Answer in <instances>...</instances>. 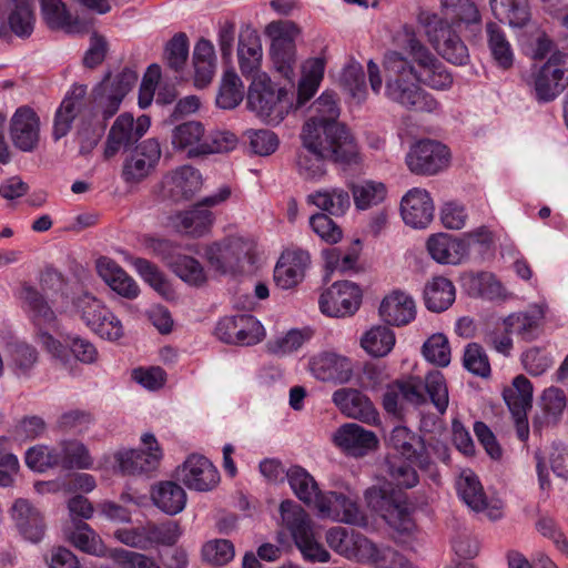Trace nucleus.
I'll list each match as a JSON object with an SVG mask.
<instances>
[{"instance_id": "f8f14e48", "label": "nucleus", "mask_w": 568, "mask_h": 568, "mask_svg": "<svg viewBox=\"0 0 568 568\" xmlns=\"http://www.w3.org/2000/svg\"><path fill=\"white\" fill-rule=\"evenodd\" d=\"M389 444L397 453L392 457H400L414 464L422 471H428L436 481L438 475L433 470L434 460L429 446L422 436L415 434L405 426L395 427L389 437Z\"/></svg>"}, {"instance_id": "ea45409f", "label": "nucleus", "mask_w": 568, "mask_h": 568, "mask_svg": "<svg viewBox=\"0 0 568 568\" xmlns=\"http://www.w3.org/2000/svg\"><path fill=\"white\" fill-rule=\"evenodd\" d=\"M286 478L295 496L305 505L315 508L323 495L315 478L298 465H293L286 470Z\"/></svg>"}, {"instance_id": "7c9ffc66", "label": "nucleus", "mask_w": 568, "mask_h": 568, "mask_svg": "<svg viewBox=\"0 0 568 568\" xmlns=\"http://www.w3.org/2000/svg\"><path fill=\"white\" fill-rule=\"evenodd\" d=\"M404 222L414 229L426 227L434 217V204L429 193L414 187L406 193L400 203Z\"/></svg>"}, {"instance_id": "c85d7f7f", "label": "nucleus", "mask_w": 568, "mask_h": 568, "mask_svg": "<svg viewBox=\"0 0 568 568\" xmlns=\"http://www.w3.org/2000/svg\"><path fill=\"white\" fill-rule=\"evenodd\" d=\"M456 489L460 499L474 511H486L489 519L496 520L503 516L501 506L487 501L478 477L471 471H463L457 479Z\"/></svg>"}, {"instance_id": "f704fd0d", "label": "nucleus", "mask_w": 568, "mask_h": 568, "mask_svg": "<svg viewBox=\"0 0 568 568\" xmlns=\"http://www.w3.org/2000/svg\"><path fill=\"white\" fill-rule=\"evenodd\" d=\"M97 271L100 277L120 296L134 300L140 294L136 282L114 261L100 257L97 261Z\"/></svg>"}, {"instance_id": "09e8293b", "label": "nucleus", "mask_w": 568, "mask_h": 568, "mask_svg": "<svg viewBox=\"0 0 568 568\" xmlns=\"http://www.w3.org/2000/svg\"><path fill=\"white\" fill-rule=\"evenodd\" d=\"M486 32L494 60L500 68L509 69L514 63V52L504 30L496 22H488Z\"/></svg>"}, {"instance_id": "bf43d9fd", "label": "nucleus", "mask_w": 568, "mask_h": 568, "mask_svg": "<svg viewBox=\"0 0 568 568\" xmlns=\"http://www.w3.org/2000/svg\"><path fill=\"white\" fill-rule=\"evenodd\" d=\"M74 306L81 320L92 331L99 326L100 320H105V314H108V308L102 302L89 293H83L78 296L74 301Z\"/></svg>"}, {"instance_id": "052dcab7", "label": "nucleus", "mask_w": 568, "mask_h": 568, "mask_svg": "<svg viewBox=\"0 0 568 568\" xmlns=\"http://www.w3.org/2000/svg\"><path fill=\"white\" fill-rule=\"evenodd\" d=\"M312 336V332L308 328L305 329H291L285 335L275 337L267 342V352L283 356L297 351L306 341Z\"/></svg>"}, {"instance_id": "69168bd1", "label": "nucleus", "mask_w": 568, "mask_h": 568, "mask_svg": "<svg viewBox=\"0 0 568 568\" xmlns=\"http://www.w3.org/2000/svg\"><path fill=\"white\" fill-rule=\"evenodd\" d=\"M369 557L364 564L373 565L375 568H415L400 552L388 546H377L373 542Z\"/></svg>"}, {"instance_id": "de8ad7c7", "label": "nucleus", "mask_w": 568, "mask_h": 568, "mask_svg": "<svg viewBox=\"0 0 568 568\" xmlns=\"http://www.w3.org/2000/svg\"><path fill=\"white\" fill-rule=\"evenodd\" d=\"M325 70V62L321 58L308 60L303 67V75L298 84L297 103L308 101L317 91Z\"/></svg>"}, {"instance_id": "a19ab883", "label": "nucleus", "mask_w": 568, "mask_h": 568, "mask_svg": "<svg viewBox=\"0 0 568 568\" xmlns=\"http://www.w3.org/2000/svg\"><path fill=\"white\" fill-rule=\"evenodd\" d=\"M427 250L430 256L442 264L458 263L466 252L463 241L448 234H435L427 241Z\"/></svg>"}, {"instance_id": "b1692460", "label": "nucleus", "mask_w": 568, "mask_h": 568, "mask_svg": "<svg viewBox=\"0 0 568 568\" xmlns=\"http://www.w3.org/2000/svg\"><path fill=\"white\" fill-rule=\"evenodd\" d=\"M311 264L307 251L298 247L285 250L274 268V282L283 290H291L298 285L305 276L306 268Z\"/></svg>"}, {"instance_id": "393cba45", "label": "nucleus", "mask_w": 568, "mask_h": 568, "mask_svg": "<svg viewBox=\"0 0 568 568\" xmlns=\"http://www.w3.org/2000/svg\"><path fill=\"white\" fill-rule=\"evenodd\" d=\"M160 144L154 139H148L135 146L125 159L122 178L128 183H135L146 178L160 160Z\"/></svg>"}, {"instance_id": "1a4fd4ad", "label": "nucleus", "mask_w": 568, "mask_h": 568, "mask_svg": "<svg viewBox=\"0 0 568 568\" xmlns=\"http://www.w3.org/2000/svg\"><path fill=\"white\" fill-rule=\"evenodd\" d=\"M272 39L271 55L276 70L286 79L294 75L295 39L300 30L292 21H273L266 27Z\"/></svg>"}, {"instance_id": "cd10ccee", "label": "nucleus", "mask_w": 568, "mask_h": 568, "mask_svg": "<svg viewBox=\"0 0 568 568\" xmlns=\"http://www.w3.org/2000/svg\"><path fill=\"white\" fill-rule=\"evenodd\" d=\"M332 400L349 418L366 424H376L379 419L372 400L357 389L339 388L333 393Z\"/></svg>"}, {"instance_id": "13d9d810", "label": "nucleus", "mask_w": 568, "mask_h": 568, "mask_svg": "<svg viewBox=\"0 0 568 568\" xmlns=\"http://www.w3.org/2000/svg\"><path fill=\"white\" fill-rule=\"evenodd\" d=\"M94 420L90 410L75 408L62 413L58 417L55 426L62 433L82 435L90 429Z\"/></svg>"}, {"instance_id": "8fccbe9b", "label": "nucleus", "mask_w": 568, "mask_h": 568, "mask_svg": "<svg viewBox=\"0 0 568 568\" xmlns=\"http://www.w3.org/2000/svg\"><path fill=\"white\" fill-rule=\"evenodd\" d=\"M244 98V87L240 77L233 70L223 73L220 90L216 97V105L231 110L236 108Z\"/></svg>"}, {"instance_id": "4d7b16f0", "label": "nucleus", "mask_w": 568, "mask_h": 568, "mask_svg": "<svg viewBox=\"0 0 568 568\" xmlns=\"http://www.w3.org/2000/svg\"><path fill=\"white\" fill-rule=\"evenodd\" d=\"M339 83L344 90L357 102L366 97L365 72L361 63L351 61L347 63L339 77Z\"/></svg>"}, {"instance_id": "5fc2aeb1", "label": "nucleus", "mask_w": 568, "mask_h": 568, "mask_svg": "<svg viewBox=\"0 0 568 568\" xmlns=\"http://www.w3.org/2000/svg\"><path fill=\"white\" fill-rule=\"evenodd\" d=\"M386 465L390 483L396 487L413 488L418 484L416 466L408 460L400 457H388Z\"/></svg>"}, {"instance_id": "aec40b11", "label": "nucleus", "mask_w": 568, "mask_h": 568, "mask_svg": "<svg viewBox=\"0 0 568 568\" xmlns=\"http://www.w3.org/2000/svg\"><path fill=\"white\" fill-rule=\"evenodd\" d=\"M322 518L361 525L365 521L364 511L358 505V496L348 493L326 491L321 495L315 506Z\"/></svg>"}, {"instance_id": "f3484780", "label": "nucleus", "mask_w": 568, "mask_h": 568, "mask_svg": "<svg viewBox=\"0 0 568 568\" xmlns=\"http://www.w3.org/2000/svg\"><path fill=\"white\" fill-rule=\"evenodd\" d=\"M368 505L378 513L385 521L399 532H410L414 528L410 507L402 496H387L383 490L369 488L366 490Z\"/></svg>"}, {"instance_id": "72a5a7b5", "label": "nucleus", "mask_w": 568, "mask_h": 568, "mask_svg": "<svg viewBox=\"0 0 568 568\" xmlns=\"http://www.w3.org/2000/svg\"><path fill=\"white\" fill-rule=\"evenodd\" d=\"M333 439L336 446L353 456H363L378 444L373 432L366 430L354 423L341 426L334 434Z\"/></svg>"}, {"instance_id": "0e129e2a", "label": "nucleus", "mask_w": 568, "mask_h": 568, "mask_svg": "<svg viewBox=\"0 0 568 568\" xmlns=\"http://www.w3.org/2000/svg\"><path fill=\"white\" fill-rule=\"evenodd\" d=\"M10 358L18 376H28L38 363L39 354L36 347L23 342L10 345Z\"/></svg>"}, {"instance_id": "49530a36", "label": "nucleus", "mask_w": 568, "mask_h": 568, "mask_svg": "<svg viewBox=\"0 0 568 568\" xmlns=\"http://www.w3.org/2000/svg\"><path fill=\"white\" fill-rule=\"evenodd\" d=\"M178 180L174 172L168 174L161 182L156 195L159 211L164 215L163 223L175 227L176 205H178Z\"/></svg>"}, {"instance_id": "f257e3e1", "label": "nucleus", "mask_w": 568, "mask_h": 568, "mask_svg": "<svg viewBox=\"0 0 568 568\" xmlns=\"http://www.w3.org/2000/svg\"><path fill=\"white\" fill-rule=\"evenodd\" d=\"M386 97L407 110L435 112L439 109L436 99L418 83L415 68L398 52L385 57Z\"/></svg>"}, {"instance_id": "c9c22d12", "label": "nucleus", "mask_w": 568, "mask_h": 568, "mask_svg": "<svg viewBox=\"0 0 568 568\" xmlns=\"http://www.w3.org/2000/svg\"><path fill=\"white\" fill-rule=\"evenodd\" d=\"M379 315L389 325H406L415 318L416 305L408 294L394 291L382 301Z\"/></svg>"}, {"instance_id": "bb28decb", "label": "nucleus", "mask_w": 568, "mask_h": 568, "mask_svg": "<svg viewBox=\"0 0 568 568\" xmlns=\"http://www.w3.org/2000/svg\"><path fill=\"white\" fill-rule=\"evenodd\" d=\"M310 368L313 376L323 382L346 384L353 377L351 359L333 352H323L312 357Z\"/></svg>"}, {"instance_id": "79ce46f5", "label": "nucleus", "mask_w": 568, "mask_h": 568, "mask_svg": "<svg viewBox=\"0 0 568 568\" xmlns=\"http://www.w3.org/2000/svg\"><path fill=\"white\" fill-rule=\"evenodd\" d=\"M57 450L59 466L65 470L90 469L93 466V458L89 448L78 439L61 440Z\"/></svg>"}, {"instance_id": "e433bc0d", "label": "nucleus", "mask_w": 568, "mask_h": 568, "mask_svg": "<svg viewBox=\"0 0 568 568\" xmlns=\"http://www.w3.org/2000/svg\"><path fill=\"white\" fill-rule=\"evenodd\" d=\"M85 95V85H73L71 92L62 101L60 108L55 112L53 122L52 134L55 141L69 133L74 118L84 104Z\"/></svg>"}, {"instance_id": "9d476101", "label": "nucleus", "mask_w": 568, "mask_h": 568, "mask_svg": "<svg viewBox=\"0 0 568 568\" xmlns=\"http://www.w3.org/2000/svg\"><path fill=\"white\" fill-rule=\"evenodd\" d=\"M214 333L221 342L236 346H253L265 337L264 326L251 314L222 317Z\"/></svg>"}, {"instance_id": "9b49d317", "label": "nucleus", "mask_w": 568, "mask_h": 568, "mask_svg": "<svg viewBox=\"0 0 568 568\" xmlns=\"http://www.w3.org/2000/svg\"><path fill=\"white\" fill-rule=\"evenodd\" d=\"M426 33L429 42L444 59L458 65L467 63L468 49L446 19L437 14L429 17Z\"/></svg>"}, {"instance_id": "4468645a", "label": "nucleus", "mask_w": 568, "mask_h": 568, "mask_svg": "<svg viewBox=\"0 0 568 568\" xmlns=\"http://www.w3.org/2000/svg\"><path fill=\"white\" fill-rule=\"evenodd\" d=\"M138 80V74L133 70L125 68L113 79L108 74L99 83L92 94L97 106L102 111L104 120L112 118L119 110L122 100L133 88Z\"/></svg>"}, {"instance_id": "c756f323", "label": "nucleus", "mask_w": 568, "mask_h": 568, "mask_svg": "<svg viewBox=\"0 0 568 568\" xmlns=\"http://www.w3.org/2000/svg\"><path fill=\"white\" fill-rule=\"evenodd\" d=\"M11 518L20 535L33 544L40 542L45 534L41 511L27 499H17L11 507Z\"/></svg>"}, {"instance_id": "4c0bfd02", "label": "nucleus", "mask_w": 568, "mask_h": 568, "mask_svg": "<svg viewBox=\"0 0 568 568\" xmlns=\"http://www.w3.org/2000/svg\"><path fill=\"white\" fill-rule=\"evenodd\" d=\"M493 16L501 23L523 28L531 19L529 0H489Z\"/></svg>"}, {"instance_id": "423d86ee", "label": "nucleus", "mask_w": 568, "mask_h": 568, "mask_svg": "<svg viewBox=\"0 0 568 568\" xmlns=\"http://www.w3.org/2000/svg\"><path fill=\"white\" fill-rule=\"evenodd\" d=\"M339 108L337 105L336 94L333 92H323L322 95L312 104V115L303 126V133L310 129L315 135L326 140L343 143V140L355 142L351 132L345 125L339 123Z\"/></svg>"}, {"instance_id": "864d4df0", "label": "nucleus", "mask_w": 568, "mask_h": 568, "mask_svg": "<svg viewBox=\"0 0 568 568\" xmlns=\"http://www.w3.org/2000/svg\"><path fill=\"white\" fill-rule=\"evenodd\" d=\"M352 194L355 206L359 210H366L371 206L378 205L386 197V186L382 182L363 181L353 184Z\"/></svg>"}, {"instance_id": "603ef678", "label": "nucleus", "mask_w": 568, "mask_h": 568, "mask_svg": "<svg viewBox=\"0 0 568 568\" xmlns=\"http://www.w3.org/2000/svg\"><path fill=\"white\" fill-rule=\"evenodd\" d=\"M240 70L245 77L255 75L262 60V47L257 37L241 39L237 48Z\"/></svg>"}, {"instance_id": "3c124183", "label": "nucleus", "mask_w": 568, "mask_h": 568, "mask_svg": "<svg viewBox=\"0 0 568 568\" xmlns=\"http://www.w3.org/2000/svg\"><path fill=\"white\" fill-rule=\"evenodd\" d=\"M395 341V334L390 328L376 326L364 334L361 345L372 356L382 357L393 349Z\"/></svg>"}, {"instance_id": "2f4dec72", "label": "nucleus", "mask_w": 568, "mask_h": 568, "mask_svg": "<svg viewBox=\"0 0 568 568\" xmlns=\"http://www.w3.org/2000/svg\"><path fill=\"white\" fill-rule=\"evenodd\" d=\"M546 315L544 304H534L524 312H517L504 318V327L525 342L536 339L540 332Z\"/></svg>"}, {"instance_id": "20e7f679", "label": "nucleus", "mask_w": 568, "mask_h": 568, "mask_svg": "<svg viewBox=\"0 0 568 568\" xmlns=\"http://www.w3.org/2000/svg\"><path fill=\"white\" fill-rule=\"evenodd\" d=\"M280 513L283 525L291 532L304 560L328 562L331 554L315 538L308 514L298 504L288 499L281 503Z\"/></svg>"}, {"instance_id": "6e6552de", "label": "nucleus", "mask_w": 568, "mask_h": 568, "mask_svg": "<svg viewBox=\"0 0 568 568\" xmlns=\"http://www.w3.org/2000/svg\"><path fill=\"white\" fill-rule=\"evenodd\" d=\"M210 265L221 274H239L253 263L251 247L239 237L215 242L205 247Z\"/></svg>"}, {"instance_id": "f03ea898", "label": "nucleus", "mask_w": 568, "mask_h": 568, "mask_svg": "<svg viewBox=\"0 0 568 568\" xmlns=\"http://www.w3.org/2000/svg\"><path fill=\"white\" fill-rule=\"evenodd\" d=\"M22 297L28 307L29 317L38 331L58 327V314L64 311L68 298L60 273L45 271L41 276V291L24 286Z\"/></svg>"}, {"instance_id": "a211bd4d", "label": "nucleus", "mask_w": 568, "mask_h": 568, "mask_svg": "<svg viewBox=\"0 0 568 568\" xmlns=\"http://www.w3.org/2000/svg\"><path fill=\"white\" fill-rule=\"evenodd\" d=\"M408 47L417 64V80L434 90H448L453 84V77L445 65L417 39L410 38Z\"/></svg>"}, {"instance_id": "0eeeda50", "label": "nucleus", "mask_w": 568, "mask_h": 568, "mask_svg": "<svg viewBox=\"0 0 568 568\" xmlns=\"http://www.w3.org/2000/svg\"><path fill=\"white\" fill-rule=\"evenodd\" d=\"M529 84L538 102L555 100L568 87V53L551 54L532 72Z\"/></svg>"}, {"instance_id": "e2e57ef3", "label": "nucleus", "mask_w": 568, "mask_h": 568, "mask_svg": "<svg viewBox=\"0 0 568 568\" xmlns=\"http://www.w3.org/2000/svg\"><path fill=\"white\" fill-rule=\"evenodd\" d=\"M201 555L204 561L221 567L233 560L235 549L231 540L216 538L207 540L202 546Z\"/></svg>"}, {"instance_id": "a18cd8bd", "label": "nucleus", "mask_w": 568, "mask_h": 568, "mask_svg": "<svg viewBox=\"0 0 568 568\" xmlns=\"http://www.w3.org/2000/svg\"><path fill=\"white\" fill-rule=\"evenodd\" d=\"M307 202L335 216L343 215L351 206L349 195L342 189L316 191L307 196Z\"/></svg>"}, {"instance_id": "58836bf2", "label": "nucleus", "mask_w": 568, "mask_h": 568, "mask_svg": "<svg viewBox=\"0 0 568 568\" xmlns=\"http://www.w3.org/2000/svg\"><path fill=\"white\" fill-rule=\"evenodd\" d=\"M193 84L197 89L207 87L215 73V51L213 44L205 39H201L193 51Z\"/></svg>"}, {"instance_id": "dca6fc26", "label": "nucleus", "mask_w": 568, "mask_h": 568, "mask_svg": "<svg viewBox=\"0 0 568 568\" xmlns=\"http://www.w3.org/2000/svg\"><path fill=\"white\" fill-rule=\"evenodd\" d=\"M231 194V187L223 185L216 193L205 196L190 210L180 214V226L183 229L184 233L193 237L206 235L215 221V216L212 211H210V207L224 203L230 199Z\"/></svg>"}, {"instance_id": "39448f33", "label": "nucleus", "mask_w": 568, "mask_h": 568, "mask_svg": "<svg viewBox=\"0 0 568 568\" xmlns=\"http://www.w3.org/2000/svg\"><path fill=\"white\" fill-rule=\"evenodd\" d=\"M247 105L266 123L278 124L288 112L287 91L277 88L266 74L254 77L247 94Z\"/></svg>"}, {"instance_id": "6ab92c4d", "label": "nucleus", "mask_w": 568, "mask_h": 568, "mask_svg": "<svg viewBox=\"0 0 568 568\" xmlns=\"http://www.w3.org/2000/svg\"><path fill=\"white\" fill-rule=\"evenodd\" d=\"M148 450L120 449L114 454L118 469L123 475H143L153 471L162 457L161 449L153 434L146 433L141 437Z\"/></svg>"}, {"instance_id": "6e6d98bb", "label": "nucleus", "mask_w": 568, "mask_h": 568, "mask_svg": "<svg viewBox=\"0 0 568 568\" xmlns=\"http://www.w3.org/2000/svg\"><path fill=\"white\" fill-rule=\"evenodd\" d=\"M69 541L78 549L94 556H103L104 547L101 539L83 521H75L73 529L68 535Z\"/></svg>"}, {"instance_id": "4be33fe9", "label": "nucleus", "mask_w": 568, "mask_h": 568, "mask_svg": "<svg viewBox=\"0 0 568 568\" xmlns=\"http://www.w3.org/2000/svg\"><path fill=\"white\" fill-rule=\"evenodd\" d=\"M362 298L361 288L348 281L334 283L320 297L322 313L333 317H344L354 314Z\"/></svg>"}, {"instance_id": "412c9836", "label": "nucleus", "mask_w": 568, "mask_h": 568, "mask_svg": "<svg viewBox=\"0 0 568 568\" xmlns=\"http://www.w3.org/2000/svg\"><path fill=\"white\" fill-rule=\"evenodd\" d=\"M448 149L433 140L417 142L406 155L408 169L416 174H436L448 165Z\"/></svg>"}, {"instance_id": "ddd939ff", "label": "nucleus", "mask_w": 568, "mask_h": 568, "mask_svg": "<svg viewBox=\"0 0 568 568\" xmlns=\"http://www.w3.org/2000/svg\"><path fill=\"white\" fill-rule=\"evenodd\" d=\"M427 402L424 383L419 377L395 379L383 394V407L386 413L400 417L409 407H419Z\"/></svg>"}, {"instance_id": "5701e85b", "label": "nucleus", "mask_w": 568, "mask_h": 568, "mask_svg": "<svg viewBox=\"0 0 568 568\" xmlns=\"http://www.w3.org/2000/svg\"><path fill=\"white\" fill-rule=\"evenodd\" d=\"M326 542L339 556L364 564L373 550V542L363 534L344 527H333L326 532Z\"/></svg>"}, {"instance_id": "2eb2a0df", "label": "nucleus", "mask_w": 568, "mask_h": 568, "mask_svg": "<svg viewBox=\"0 0 568 568\" xmlns=\"http://www.w3.org/2000/svg\"><path fill=\"white\" fill-rule=\"evenodd\" d=\"M150 123V118L146 115L134 120L130 113L120 114L108 133L104 159L110 160L120 150H130L148 132Z\"/></svg>"}, {"instance_id": "774afa93", "label": "nucleus", "mask_w": 568, "mask_h": 568, "mask_svg": "<svg viewBox=\"0 0 568 568\" xmlns=\"http://www.w3.org/2000/svg\"><path fill=\"white\" fill-rule=\"evenodd\" d=\"M424 357L440 367L450 363V347L448 338L444 334L432 335L423 345Z\"/></svg>"}, {"instance_id": "680f3d73", "label": "nucleus", "mask_w": 568, "mask_h": 568, "mask_svg": "<svg viewBox=\"0 0 568 568\" xmlns=\"http://www.w3.org/2000/svg\"><path fill=\"white\" fill-rule=\"evenodd\" d=\"M205 135L204 125L200 121L180 122V151H186L189 158L201 156L200 151L194 149L203 145Z\"/></svg>"}, {"instance_id": "473e14b6", "label": "nucleus", "mask_w": 568, "mask_h": 568, "mask_svg": "<svg viewBox=\"0 0 568 568\" xmlns=\"http://www.w3.org/2000/svg\"><path fill=\"white\" fill-rule=\"evenodd\" d=\"M183 481L191 489L207 491L217 485L220 474L206 457L193 454L183 464Z\"/></svg>"}, {"instance_id": "338daca9", "label": "nucleus", "mask_w": 568, "mask_h": 568, "mask_svg": "<svg viewBox=\"0 0 568 568\" xmlns=\"http://www.w3.org/2000/svg\"><path fill=\"white\" fill-rule=\"evenodd\" d=\"M178 484L173 480L160 481L152 487L151 498L154 505L168 515L178 514Z\"/></svg>"}, {"instance_id": "a878e982", "label": "nucleus", "mask_w": 568, "mask_h": 568, "mask_svg": "<svg viewBox=\"0 0 568 568\" xmlns=\"http://www.w3.org/2000/svg\"><path fill=\"white\" fill-rule=\"evenodd\" d=\"M10 139L13 145L22 152H32L40 141V119L28 108H19L10 121Z\"/></svg>"}, {"instance_id": "7ed1b4c3", "label": "nucleus", "mask_w": 568, "mask_h": 568, "mask_svg": "<svg viewBox=\"0 0 568 568\" xmlns=\"http://www.w3.org/2000/svg\"><path fill=\"white\" fill-rule=\"evenodd\" d=\"M303 149L297 155V168L300 174L306 180H318L325 172V161L336 163H352L357 156L355 142L343 140V143L326 140L315 135L310 129L302 132Z\"/></svg>"}, {"instance_id": "c03bdc74", "label": "nucleus", "mask_w": 568, "mask_h": 568, "mask_svg": "<svg viewBox=\"0 0 568 568\" xmlns=\"http://www.w3.org/2000/svg\"><path fill=\"white\" fill-rule=\"evenodd\" d=\"M503 397L511 415H523L531 407L532 385L526 376L518 375L511 385L504 389Z\"/></svg>"}, {"instance_id": "37998d69", "label": "nucleus", "mask_w": 568, "mask_h": 568, "mask_svg": "<svg viewBox=\"0 0 568 568\" xmlns=\"http://www.w3.org/2000/svg\"><path fill=\"white\" fill-rule=\"evenodd\" d=\"M426 307L435 313L446 311L455 301V286L442 276L434 277L424 290Z\"/></svg>"}]
</instances>
